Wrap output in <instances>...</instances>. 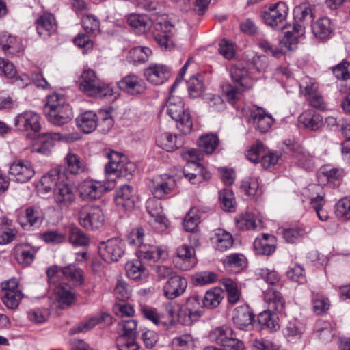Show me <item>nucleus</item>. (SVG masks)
I'll use <instances>...</instances> for the list:
<instances>
[{
    "label": "nucleus",
    "mask_w": 350,
    "mask_h": 350,
    "mask_svg": "<svg viewBox=\"0 0 350 350\" xmlns=\"http://www.w3.org/2000/svg\"><path fill=\"white\" fill-rule=\"evenodd\" d=\"M109 163L105 166L106 183L94 180H85L79 187L80 195L86 200L100 198L102 194L115 187L116 178L131 176L133 165L131 163H125L116 152L109 155Z\"/></svg>",
    "instance_id": "1"
},
{
    "label": "nucleus",
    "mask_w": 350,
    "mask_h": 350,
    "mask_svg": "<svg viewBox=\"0 0 350 350\" xmlns=\"http://www.w3.org/2000/svg\"><path fill=\"white\" fill-rule=\"evenodd\" d=\"M44 112L48 121L55 126H62L69 123L73 114L72 109L66 103L64 96L53 94L49 95L44 106Z\"/></svg>",
    "instance_id": "2"
},
{
    "label": "nucleus",
    "mask_w": 350,
    "mask_h": 350,
    "mask_svg": "<svg viewBox=\"0 0 350 350\" xmlns=\"http://www.w3.org/2000/svg\"><path fill=\"white\" fill-rule=\"evenodd\" d=\"M31 138L23 142V150L49 154L54 147V140L73 142L79 137L77 133L62 135L59 133H43Z\"/></svg>",
    "instance_id": "3"
},
{
    "label": "nucleus",
    "mask_w": 350,
    "mask_h": 350,
    "mask_svg": "<svg viewBox=\"0 0 350 350\" xmlns=\"http://www.w3.org/2000/svg\"><path fill=\"white\" fill-rule=\"evenodd\" d=\"M178 82H174L170 88V96L167 102V113L177 123V128L184 134H189L193 129L190 113L185 108L183 98L173 94Z\"/></svg>",
    "instance_id": "4"
},
{
    "label": "nucleus",
    "mask_w": 350,
    "mask_h": 350,
    "mask_svg": "<svg viewBox=\"0 0 350 350\" xmlns=\"http://www.w3.org/2000/svg\"><path fill=\"white\" fill-rule=\"evenodd\" d=\"M79 90L90 96L105 97L113 95V90L103 83L92 69L85 70L77 81Z\"/></svg>",
    "instance_id": "5"
},
{
    "label": "nucleus",
    "mask_w": 350,
    "mask_h": 350,
    "mask_svg": "<svg viewBox=\"0 0 350 350\" xmlns=\"http://www.w3.org/2000/svg\"><path fill=\"white\" fill-rule=\"evenodd\" d=\"M77 215L79 224L87 230L99 229L105 221L103 212L98 206H83L79 209Z\"/></svg>",
    "instance_id": "6"
},
{
    "label": "nucleus",
    "mask_w": 350,
    "mask_h": 350,
    "mask_svg": "<svg viewBox=\"0 0 350 350\" xmlns=\"http://www.w3.org/2000/svg\"><path fill=\"white\" fill-rule=\"evenodd\" d=\"M154 40L165 49H170L173 46L172 25L164 16L151 18V27Z\"/></svg>",
    "instance_id": "7"
},
{
    "label": "nucleus",
    "mask_w": 350,
    "mask_h": 350,
    "mask_svg": "<svg viewBox=\"0 0 350 350\" xmlns=\"http://www.w3.org/2000/svg\"><path fill=\"white\" fill-rule=\"evenodd\" d=\"M210 338L227 350H244L245 348L243 342L236 338V334L229 327L215 329L211 332Z\"/></svg>",
    "instance_id": "8"
},
{
    "label": "nucleus",
    "mask_w": 350,
    "mask_h": 350,
    "mask_svg": "<svg viewBox=\"0 0 350 350\" xmlns=\"http://www.w3.org/2000/svg\"><path fill=\"white\" fill-rule=\"evenodd\" d=\"M174 178L166 174L158 176L150 180L149 188L155 198L164 199L176 187Z\"/></svg>",
    "instance_id": "9"
},
{
    "label": "nucleus",
    "mask_w": 350,
    "mask_h": 350,
    "mask_svg": "<svg viewBox=\"0 0 350 350\" xmlns=\"http://www.w3.org/2000/svg\"><path fill=\"white\" fill-rule=\"evenodd\" d=\"M288 7L285 3L278 2L271 5L262 12L265 23L275 29L280 27L285 21L288 14Z\"/></svg>",
    "instance_id": "10"
},
{
    "label": "nucleus",
    "mask_w": 350,
    "mask_h": 350,
    "mask_svg": "<svg viewBox=\"0 0 350 350\" xmlns=\"http://www.w3.org/2000/svg\"><path fill=\"white\" fill-rule=\"evenodd\" d=\"M124 243L118 238L102 242L99 245V252L107 262L118 261L124 254Z\"/></svg>",
    "instance_id": "11"
},
{
    "label": "nucleus",
    "mask_w": 350,
    "mask_h": 350,
    "mask_svg": "<svg viewBox=\"0 0 350 350\" xmlns=\"http://www.w3.org/2000/svg\"><path fill=\"white\" fill-rule=\"evenodd\" d=\"M176 254V256L174 258L175 265L183 271L191 269L198 262L195 249L187 245H183L178 247Z\"/></svg>",
    "instance_id": "12"
},
{
    "label": "nucleus",
    "mask_w": 350,
    "mask_h": 350,
    "mask_svg": "<svg viewBox=\"0 0 350 350\" xmlns=\"http://www.w3.org/2000/svg\"><path fill=\"white\" fill-rule=\"evenodd\" d=\"M120 90L130 95L143 94L146 90V83L143 79L135 74H129L118 82Z\"/></svg>",
    "instance_id": "13"
},
{
    "label": "nucleus",
    "mask_w": 350,
    "mask_h": 350,
    "mask_svg": "<svg viewBox=\"0 0 350 350\" xmlns=\"http://www.w3.org/2000/svg\"><path fill=\"white\" fill-rule=\"evenodd\" d=\"M41 118L37 113L28 111L23 113V142L36 137L41 130Z\"/></svg>",
    "instance_id": "14"
},
{
    "label": "nucleus",
    "mask_w": 350,
    "mask_h": 350,
    "mask_svg": "<svg viewBox=\"0 0 350 350\" xmlns=\"http://www.w3.org/2000/svg\"><path fill=\"white\" fill-rule=\"evenodd\" d=\"M53 194L55 202L60 207H67L75 200L73 187L62 180L57 185Z\"/></svg>",
    "instance_id": "15"
},
{
    "label": "nucleus",
    "mask_w": 350,
    "mask_h": 350,
    "mask_svg": "<svg viewBox=\"0 0 350 350\" xmlns=\"http://www.w3.org/2000/svg\"><path fill=\"white\" fill-rule=\"evenodd\" d=\"M36 30L39 36L49 38L57 30V25L55 16L50 12H43L36 21Z\"/></svg>",
    "instance_id": "16"
},
{
    "label": "nucleus",
    "mask_w": 350,
    "mask_h": 350,
    "mask_svg": "<svg viewBox=\"0 0 350 350\" xmlns=\"http://www.w3.org/2000/svg\"><path fill=\"white\" fill-rule=\"evenodd\" d=\"M187 286L186 279L178 275H174L168 279L163 287L165 296L169 299H174L182 295Z\"/></svg>",
    "instance_id": "17"
},
{
    "label": "nucleus",
    "mask_w": 350,
    "mask_h": 350,
    "mask_svg": "<svg viewBox=\"0 0 350 350\" xmlns=\"http://www.w3.org/2000/svg\"><path fill=\"white\" fill-rule=\"evenodd\" d=\"M137 197L133 188L128 185H124L117 189L115 196V202L117 206L126 210L134 208Z\"/></svg>",
    "instance_id": "18"
},
{
    "label": "nucleus",
    "mask_w": 350,
    "mask_h": 350,
    "mask_svg": "<svg viewBox=\"0 0 350 350\" xmlns=\"http://www.w3.org/2000/svg\"><path fill=\"white\" fill-rule=\"evenodd\" d=\"M137 256L139 259L148 262H156L166 258L167 252L157 245L141 244L137 252Z\"/></svg>",
    "instance_id": "19"
},
{
    "label": "nucleus",
    "mask_w": 350,
    "mask_h": 350,
    "mask_svg": "<svg viewBox=\"0 0 350 350\" xmlns=\"http://www.w3.org/2000/svg\"><path fill=\"white\" fill-rule=\"evenodd\" d=\"M144 75L152 84L160 85L168 79L170 71L166 66L155 64L147 68L144 71Z\"/></svg>",
    "instance_id": "20"
},
{
    "label": "nucleus",
    "mask_w": 350,
    "mask_h": 350,
    "mask_svg": "<svg viewBox=\"0 0 350 350\" xmlns=\"http://www.w3.org/2000/svg\"><path fill=\"white\" fill-rule=\"evenodd\" d=\"M250 117L256 129L261 133L268 131L274 121L271 115L267 113L262 108L259 107L251 111Z\"/></svg>",
    "instance_id": "21"
},
{
    "label": "nucleus",
    "mask_w": 350,
    "mask_h": 350,
    "mask_svg": "<svg viewBox=\"0 0 350 350\" xmlns=\"http://www.w3.org/2000/svg\"><path fill=\"white\" fill-rule=\"evenodd\" d=\"M211 240L216 250L224 252L230 249L234 243L232 234L221 228L215 230L211 237Z\"/></svg>",
    "instance_id": "22"
},
{
    "label": "nucleus",
    "mask_w": 350,
    "mask_h": 350,
    "mask_svg": "<svg viewBox=\"0 0 350 350\" xmlns=\"http://www.w3.org/2000/svg\"><path fill=\"white\" fill-rule=\"evenodd\" d=\"M232 319L240 329H244L252 324L254 314L248 306H241L235 308Z\"/></svg>",
    "instance_id": "23"
},
{
    "label": "nucleus",
    "mask_w": 350,
    "mask_h": 350,
    "mask_svg": "<svg viewBox=\"0 0 350 350\" xmlns=\"http://www.w3.org/2000/svg\"><path fill=\"white\" fill-rule=\"evenodd\" d=\"M61 181L59 172L57 170H53L41 178L40 185H38V192L42 195L53 193Z\"/></svg>",
    "instance_id": "24"
},
{
    "label": "nucleus",
    "mask_w": 350,
    "mask_h": 350,
    "mask_svg": "<svg viewBox=\"0 0 350 350\" xmlns=\"http://www.w3.org/2000/svg\"><path fill=\"white\" fill-rule=\"evenodd\" d=\"M160 199L150 198L146 203L148 212L154 219V221L159 224L161 227L167 228L169 226V221L163 214Z\"/></svg>",
    "instance_id": "25"
},
{
    "label": "nucleus",
    "mask_w": 350,
    "mask_h": 350,
    "mask_svg": "<svg viewBox=\"0 0 350 350\" xmlns=\"http://www.w3.org/2000/svg\"><path fill=\"white\" fill-rule=\"evenodd\" d=\"M204 308L202 298L197 295L187 298L185 305V312L192 321H196L202 316Z\"/></svg>",
    "instance_id": "26"
},
{
    "label": "nucleus",
    "mask_w": 350,
    "mask_h": 350,
    "mask_svg": "<svg viewBox=\"0 0 350 350\" xmlns=\"http://www.w3.org/2000/svg\"><path fill=\"white\" fill-rule=\"evenodd\" d=\"M57 301L62 308L71 306L76 300V297L71 287L66 284L61 283L55 288Z\"/></svg>",
    "instance_id": "27"
},
{
    "label": "nucleus",
    "mask_w": 350,
    "mask_h": 350,
    "mask_svg": "<svg viewBox=\"0 0 350 350\" xmlns=\"http://www.w3.org/2000/svg\"><path fill=\"white\" fill-rule=\"evenodd\" d=\"M66 170L72 174H80L86 170V163L80 156L69 151L64 158Z\"/></svg>",
    "instance_id": "28"
},
{
    "label": "nucleus",
    "mask_w": 350,
    "mask_h": 350,
    "mask_svg": "<svg viewBox=\"0 0 350 350\" xmlns=\"http://www.w3.org/2000/svg\"><path fill=\"white\" fill-rule=\"evenodd\" d=\"M98 119L97 115L92 111H88L76 118L77 125L84 133H90L97 127Z\"/></svg>",
    "instance_id": "29"
},
{
    "label": "nucleus",
    "mask_w": 350,
    "mask_h": 350,
    "mask_svg": "<svg viewBox=\"0 0 350 350\" xmlns=\"http://www.w3.org/2000/svg\"><path fill=\"white\" fill-rule=\"evenodd\" d=\"M102 322H105L106 324L110 325L112 323V317L109 314L102 313L99 315L92 317L89 321L85 323L78 325L76 327L70 330V333L73 334L87 332Z\"/></svg>",
    "instance_id": "30"
},
{
    "label": "nucleus",
    "mask_w": 350,
    "mask_h": 350,
    "mask_svg": "<svg viewBox=\"0 0 350 350\" xmlns=\"http://www.w3.org/2000/svg\"><path fill=\"white\" fill-rule=\"evenodd\" d=\"M102 322H105L106 324L110 325L112 323V317L109 314L102 313L99 315L92 317L89 321L85 323L78 325L76 327L70 330V333L73 334L87 332Z\"/></svg>",
    "instance_id": "31"
},
{
    "label": "nucleus",
    "mask_w": 350,
    "mask_h": 350,
    "mask_svg": "<svg viewBox=\"0 0 350 350\" xmlns=\"http://www.w3.org/2000/svg\"><path fill=\"white\" fill-rule=\"evenodd\" d=\"M314 36L320 40L328 38L334 31V25L328 18H319L312 27Z\"/></svg>",
    "instance_id": "32"
},
{
    "label": "nucleus",
    "mask_w": 350,
    "mask_h": 350,
    "mask_svg": "<svg viewBox=\"0 0 350 350\" xmlns=\"http://www.w3.org/2000/svg\"><path fill=\"white\" fill-rule=\"evenodd\" d=\"M269 239H273V236L263 234L262 237H258L254 240V248L257 254L271 255L275 250V246L271 243Z\"/></svg>",
    "instance_id": "33"
},
{
    "label": "nucleus",
    "mask_w": 350,
    "mask_h": 350,
    "mask_svg": "<svg viewBox=\"0 0 350 350\" xmlns=\"http://www.w3.org/2000/svg\"><path fill=\"white\" fill-rule=\"evenodd\" d=\"M128 24L139 33H144L150 29L151 19L144 14H131L127 19Z\"/></svg>",
    "instance_id": "34"
},
{
    "label": "nucleus",
    "mask_w": 350,
    "mask_h": 350,
    "mask_svg": "<svg viewBox=\"0 0 350 350\" xmlns=\"http://www.w3.org/2000/svg\"><path fill=\"white\" fill-rule=\"evenodd\" d=\"M158 145L167 152H174L182 146V143L178 141L176 135L170 133L161 134L157 139Z\"/></svg>",
    "instance_id": "35"
},
{
    "label": "nucleus",
    "mask_w": 350,
    "mask_h": 350,
    "mask_svg": "<svg viewBox=\"0 0 350 350\" xmlns=\"http://www.w3.org/2000/svg\"><path fill=\"white\" fill-rule=\"evenodd\" d=\"M225 269L232 273H239L245 265V258L241 254H232L224 260Z\"/></svg>",
    "instance_id": "36"
},
{
    "label": "nucleus",
    "mask_w": 350,
    "mask_h": 350,
    "mask_svg": "<svg viewBox=\"0 0 350 350\" xmlns=\"http://www.w3.org/2000/svg\"><path fill=\"white\" fill-rule=\"evenodd\" d=\"M62 273L66 279L72 282L75 286H80L83 283V270L73 265H69L62 268Z\"/></svg>",
    "instance_id": "37"
},
{
    "label": "nucleus",
    "mask_w": 350,
    "mask_h": 350,
    "mask_svg": "<svg viewBox=\"0 0 350 350\" xmlns=\"http://www.w3.org/2000/svg\"><path fill=\"white\" fill-rule=\"evenodd\" d=\"M265 299L269 304V307L277 312H282L284 310L285 301L281 293L278 291L269 288L265 293Z\"/></svg>",
    "instance_id": "38"
},
{
    "label": "nucleus",
    "mask_w": 350,
    "mask_h": 350,
    "mask_svg": "<svg viewBox=\"0 0 350 350\" xmlns=\"http://www.w3.org/2000/svg\"><path fill=\"white\" fill-rule=\"evenodd\" d=\"M299 121L304 126L312 131L318 130L322 125V117L319 113L312 114L310 111H306L302 113L299 117Z\"/></svg>",
    "instance_id": "39"
},
{
    "label": "nucleus",
    "mask_w": 350,
    "mask_h": 350,
    "mask_svg": "<svg viewBox=\"0 0 350 350\" xmlns=\"http://www.w3.org/2000/svg\"><path fill=\"white\" fill-rule=\"evenodd\" d=\"M219 143V140L217 135L213 133L201 136L198 141L199 148L208 154H211L214 152Z\"/></svg>",
    "instance_id": "40"
},
{
    "label": "nucleus",
    "mask_w": 350,
    "mask_h": 350,
    "mask_svg": "<svg viewBox=\"0 0 350 350\" xmlns=\"http://www.w3.org/2000/svg\"><path fill=\"white\" fill-rule=\"evenodd\" d=\"M125 269L127 275L133 280H137L147 275L146 268L139 258L126 262Z\"/></svg>",
    "instance_id": "41"
},
{
    "label": "nucleus",
    "mask_w": 350,
    "mask_h": 350,
    "mask_svg": "<svg viewBox=\"0 0 350 350\" xmlns=\"http://www.w3.org/2000/svg\"><path fill=\"white\" fill-rule=\"evenodd\" d=\"M312 304L313 311L317 315L326 314L330 308V301L327 297L314 292H312Z\"/></svg>",
    "instance_id": "42"
},
{
    "label": "nucleus",
    "mask_w": 350,
    "mask_h": 350,
    "mask_svg": "<svg viewBox=\"0 0 350 350\" xmlns=\"http://www.w3.org/2000/svg\"><path fill=\"white\" fill-rule=\"evenodd\" d=\"M228 295V301L231 304H237L241 297L237 283L230 278H224L221 282Z\"/></svg>",
    "instance_id": "43"
},
{
    "label": "nucleus",
    "mask_w": 350,
    "mask_h": 350,
    "mask_svg": "<svg viewBox=\"0 0 350 350\" xmlns=\"http://www.w3.org/2000/svg\"><path fill=\"white\" fill-rule=\"evenodd\" d=\"M25 217L27 223H23V228L29 226V227L38 228L43 220L41 211L35 206H31L25 210Z\"/></svg>",
    "instance_id": "44"
},
{
    "label": "nucleus",
    "mask_w": 350,
    "mask_h": 350,
    "mask_svg": "<svg viewBox=\"0 0 350 350\" xmlns=\"http://www.w3.org/2000/svg\"><path fill=\"white\" fill-rule=\"evenodd\" d=\"M68 241L74 246H85L89 243V238L79 228L70 226L68 231Z\"/></svg>",
    "instance_id": "45"
},
{
    "label": "nucleus",
    "mask_w": 350,
    "mask_h": 350,
    "mask_svg": "<svg viewBox=\"0 0 350 350\" xmlns=\"http://www.w3.org/2000/svg\"><path fill=\"white\" fill-rule=\"evenodd\" d=\"M277 319V317L271 314L269 311H264L259 314L258 322L261 325L262 329H267L270 332H273L279 328Z\"/></svg>",
    "instance_id": "46"
},
{
    "label": "nucleus",
    "mask_w": 350,
    "mask_h": 350,
    "mask_svg": "<svg viewBox=\"0 0 350 350\" xmlns=\"http://www.w3.org/2000/svg\"><path fill=\"white\" fill-rule=\"evenodd\" d=\"M137 321L135 320L121 321L118 324V337L136 338Z\"/></svg>",
    "instance_id": "47"
},
{
    "label": "nucleus",
    "mask_w": 350,
    "mask_h": 350,
    "mask_svg": "<svg viewBox=\"0 0 350 350\" xmlns=\"http://www.w3.org/2000/svg\"><path fill=\"white\" fill-rule=\"evenodd\" d=\"M278 233L282 235L283 239L289 243H295L306 234V232L304 229L297 227L280 228L278 229Z\"/></svg>",
    "instance_id": "48"
},
{
    "label": "nucleus",
    "mask_w": 350,
    "mask_h": 350,
    "mask_svg": "<svg viewBox=\"0 0 350 350\" xmlns=\"http://www.w3.org/2000/svg\"><path fill=\"white\" fill-rule=\"evenodd\" d=\"M222 291L220 288H213L208 291L202 298L204 307L216 308L222 300Z\"/></svg>",
    "instance_id": "49"
},
{
    "label": "nucleus",
    "mask_w": 350,
    "mask_h": 350,
    "mask_svg": "<svg viewBox=\"0 0 350 350\" xmlns=\"http://www.w3.org/2000/svg\"><path fill=\"white\" fill-rule=\"evenodd\" d=\"M250 88V85H245L244 83H240L239 85H232L227 83L224 85L222 87L223 92L230 103H234L238 98V95L241 92Z\"/></svg>",
    "instance_id": "50"
},
{
    "label": "nucleus",
    "mask_w": 350,
    "mask_h": 350,
    "mask_svg": "<svg viewBox=\"0 0 350 350\" xmlns=\"http://www.w3.org/2000/svg\"><path fill=\"white\" fill-rule=\"evenodd\" d=\"M200 223V211L198 208H191L185 217L183 228L187 232H193Z\"/></svg>",
    "instance_id": "51"
},
{
    "label": "nucleus",
    "mask_w": 350,
    "mask_h": 350,
    "mask_svg": "<svg viewBox=\"0 0 350 350\" xmlns=\"http://www.w3.org/2000/svg\"><path fill=\"white\" fill-rule=\"evenodd\" d=\"M219 198L222 208L232 212L234 209V196L232 191L229 189H224L219 193Z\"/></svg>",
    "instance_id": "52"
},
{
    "label": "nucleus",
    "mask_w": 350,
    "mask_h": 350,
    "mask_svg": "<svg viewBox=\"0 0 350 350\" xmlns=\"http://www.w3.org/2000/svg\"><path fill=\"white\" fill-rule=\"evenodd\" d=\"M187 84L189 94L191 97L200 96L204 90V83L200 75L191 77Z\"/></svg>",
    "instance_id": "53"
},
{
    "label": "nucleus",
    "mask_w": 350,
    "mask_h": 350,
    "mask_svg": "<svg viewBox=\"0 0 350 350\" xmlns=\"http://www.w3.org/2000/svg\"><path fill=\"white\" fill-rule=\"evenodd\" d=\"M81 23L86 33L92 36L100 32V22L93 15L86 14L83 16Z\"/></svg>",
    "instance_id": "54"
},
{
    "label": "nucleus",
    "mask_w": 350,
    "mask_h": 350,
    "mask_svg": "<svg viewBox=\"0 0 350 350\" xmlns=\"http://www.w3.org/2000/svg\"><path fill=\"white\" fill-rule=\"evenodd\" d=\"M237 227L242 230H255L257 227L254 216L250 213L239 215L235 218Z\"/></svg>",
    "instance_id": "55"
},
{
    "label": "nucleus",
    "mask_w": 350,
    "mask_h": 350,
    "mask_svg": "<svg viewBox=\"0 0 350 350\" xmlns=\"http://www.w3.org/2000/svg\"><path fill=\"white\" fill-rule=\"evenodd\" d=\"M310 200V204L315 209L319 219L323 221H327L329 219V216L327 211L323 208L325 205L323 196L317 195L316 197H312Z\"/></svg>",
    "instance_id": "56"
},
{
    "label": "nucleus",
    "mask_w": 350,
    "mask_h": 350,
    "mask_svg": "<svg viewBox=\"0 0 350 350\" xmlns=\"http://www.w3.org/2000/svg\"><path fill=\"white\" fill-rule=\"evenodd\" d=\"M98 116L100 118V120L97 122L99 131L103 133H108L113 125V120L109 112L107 110H100Z\"/></svg>",
    "instance_id": "57"
},
{
    "label": "nucleus",
    "mask_w": 350,
    "mask_h": 350,
    "mask_svg": "<svg viewBox=\"0 0 350 350\" xmlns=\"http://www.w3.org/2000/svg\"><path fill=\"white\" fill-rule=\"evenodd\" d=\"M294 16L295 19L300 22L308 19L312 21L314 18L311 6L306 3L295 7Z\"/></svg>",
    "instance_id": "58"
},
{
    "label": "nucleus",
    "mask_w": 350,
    "mask_h": 350,
    "mask_svg": "<svg viewBox=\"0 0 350 350\" xmlns=\"http://www.w3.org/2000/svg\"><path fill=\"white\" fill-rule=\"evenodd\" d=\"M1 299L8 308L15 309L19 306L22 300V293L21 291L4 293L2 295Z\"/></svg>",
    "instance_id": "59"
},
{
    "label": "nucleus",
    "mask_w": 350,
    "mask_h": 350,
    "mask_svg": "<svg viewBox=\"0 0 350 350\" xmlns=\"http://www.w3.org/2000/svg\"><path fill=\"white\" fill-rule=\"evenodd\" d=\"M151 53L152 51L149 48L137 46L131 50L130 57L135 63H144L148 60Z\"/></svg>",
    "instance_id": "60"
},
{
    "label": "nucleus",
    "mask_w": 350,
    "mask_h": 350,
    "mask_svg": "<svg viewBox=\"0 0 350 350\" xmlns=\"http://www.w3.org/2000/svg\"><path fill=\"white\" fill-rule=\"evenodd\" d=\"M204 99L209 110L212 112H219L225 109L223 99L217 95L206 94Z\"/></svg>",
    "instance_id": "61"
},
{
    "label": "nucleus",
    "mask_w": 350,
    "mask_h": 350,
    "mask_svg": "<svg viewBox=\"0 0 350 350\" xmlns=\"http://www.w3.org/2000/svg\"><path fill=\"white\" fill-rule=\"evenodd\" d=\"M332 72L338 79L346 81L350 79V62L343 60L332 68Z\"/></svg>",
    "instance_id": "62"
},
{
    "label": "nucleus",
    "mask_w": 350,
    "mask_h": 350,
    "mask_svg": "<svg viewBox=\"0 0 350 350\" xmlns=\"http://www.w3.org/2000/svg\"><path fill=\"white\" fill-rule=\"evenodd\" d=\"M258 275L271 286L279 285L280 277L275 270L260 269L258 271Z\"/></svg>",
    "instance_id": "63"
},
{
    "label": "nucleus",
    "mask_w": 350,
    "mask_h": 350,
    "mask_svg": "<svg viewBox=\"0 0 350 350\" xmlns=\"http://www.w3.org/2000/svg\"><path fill=\"white\" fill-rule=\"evenodd\" d=\"M336 214L338 217L350 219V199L344 198L340 200L336 205Z\"/></svg>",
    "instance_id": "64"
}]
</instances>
